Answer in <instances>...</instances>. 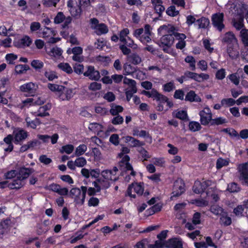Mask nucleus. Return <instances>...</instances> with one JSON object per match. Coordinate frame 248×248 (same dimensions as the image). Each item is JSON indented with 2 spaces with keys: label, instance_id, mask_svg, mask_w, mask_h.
Masks as SVG:
<instances>
[{
  "label": "nucleus",
  "instance_id": "nucleus-28",
  "mask_svg": "<svg viewBox=\"0 0 248 248\" xmlns=\"http://www.w3.org/2000/svg\"><path fill=\"white\" fill-rule=\"evenodd\" d=\"M166 247L167 248H183L182 242L178 239H172L169 241Z\"/></svg>",
  "mask_w": 248,
  "mask_h": 248
},
{
  "label": "nucleus",
  "instance_id": "nucleus-29",
  "mask_svg": "<svg viewBox=\"0 0 248 248\" xmlns=\"http://www.w3.org/2000/svg\"><path fill=\"white\" fill-rule=\"evenodd\" d=\"M136 71V68L128 62L123 65V74L125 76H132Z\"/></svg>",
  "mask_w": 248,
  "mask_h": 248
},
{
  "label": "nucleus",
  "instance_id": "nucleus-45",
  "mask_svg": "<svg viewBox=\"0 0 248 248\" xmlns=\"http://www.w3.org/2000/svg\"><path fill=\"white\" fill-rule=\"evenodd\" d=\"M74 149V147L72 144H67L62 147L60 150L61 153H66L67 154H70L73 152Z\"/></svg>",
  "mask_w": 248,
  "mask_h": 248
},
{
  "label": "nucleus",
  "instance_id": "nucleus-18",
  "mask_svg": "<svg viewBox=\"0 0 248 248\" xmlns=\"http://www.w3.org/2000/svg\"><path fill=\"white\" fill-rule=\"evenodd\" d=\"M83 74L84 76L93 80H98L101 77L99 72L95 70L94 67L92 66H88L87 71Z\"/></svg>",
  "mask_w": 248,
  "mask_h": 248
},
{
  "label": "nucleus",
  "instance_id": "nucleus-20",
  "mask_svg": "<svg viewBox=\"0 0 248 248\" xmlns=\"http://www.w3.org/2000/svg\"><path fill=\"white\" fill-rule=\"evenodd\" d=\"M174 36L176 40L178 41L176 44V48L179 49H183L186 45L185 39H186V35L184 33H180L176 32L174 34Z\"/></svg>",
  "mask_w": 248,
  "mask_h": 248
},
{
  "label": "nucleus",
  "instance_id": "nucleus-38",
  "mask_svg": "<svg viewBox=\"0 0 248 248\" xmlns=\"http://www.w3.org/2000/svg\"><path fill=\"white\" fill-rule=\"evenodd\" d=\"M221 217L220 218V222L222 224L225 226L230 225L232 223L231 218L228 216L227 214L225 212H223L221 215Z\"/></svg>",
  "mask_w": 248,
  "mask_h": 248
},
{
  "label": "nucleus",
  "instance_id": "nucleus-39",
  "mask_svg": "<svg viewBox=\"0 0 248 248\" xmlns=\"http://www.w3.org/2000/svg\"><path fill=\"white\" fill-rule=\"evenodd\" d=\"M221 105L225 107L233 106L235 104H237V100H235L232 98H224L221 101Z\"/></svg>",
  "mask_w": 248,
  "mask_h": 248
},
{
  "label": "nucleus",
  "instance_id": "nucleus-50",
  "mask_svg": "<svg viewBox=\"0 0 248 248\" xmlns=\"http://www.w3.org/2000/svg\"><path fill=\"white\" fill-rule=\"evenodd\" d=\"M47 87L52 92H55L57 95L61 91V89H63V86L51 83L48 84Z\"/></svg>",
  "mask_w": 248,
  "mask_h": 248
},
{
  "label": "nucleus",
  "instance_id": "nucleus-48",
  "mask_svg": "<svg viewBox=\"0 0 248 248\" xmlns=\"http://www.w3.org/2000/svg\"><path fill=\"white\" fill-rule=\"evenodd\" d=\"M26 121L27 122V126L33 129L36 128V127L40 124V121L37 118L31 121L29 118H27L26 119Z\"/></svg>",
  "mask_w": 248,
  "mask_h": 248
},
{
  "label": "nucleus",
  "instance_id": "nucleus-64",
  "mask_svg": "<svg viewBox=\"0 0 248 248\" xmlns=\"http://www.w3.org/2000/svg\"><path fill=\"white\" fill-rule=\"evenodd\" d=\"M102 85L100 83L93 82L89 86V89L92 91H96L101 89Z\"/></svg>",
  "mask_w": 248,
  "mask_h": 248
},
{
  "label": "nucleus",
  "instance_id": "nucleus-32",
  "mask_svg": "<svg viewBox=\"0 0 248 248\" xmlns=\"http://www.w3.org/2000/svg\"><path fill=\"white\" fill-rule=\"evenodd\" d=\"M185 100L190 102H200L201 98L193 91H190L186 95Z\"/></svg>",
  "mask_w": 248,
  "mask_h": 248
},
{
  "label": "nucleus",
  "instance_id": "nucleus-26",
  "mask_svg": "<svg viewBox=\"0 0 248 248\" xmlns=\"http://www.w3.org/2000/svg\"><path fill=\"white\" fill-rule=\"evenodd\" d=\"M154 9L156 12L160 15L164 11L165 7L163 5V2L161 0H151Z\"/></svg>",
  "mask_w": 248,
  "mask_h": 248
},
{
  "label": "nucleus",
  "instance_id": "nucleus-41",
  "mask_svg": "<svg viewBox=\"0 0 248 248\" xmlns=\"http://www.w3.org/2000/svg\"><path fill=\"white\" fill-rule=\"evenodd\" d=\"M62 52L63 51L61 48L58 47H55L51 49L49 54L51 56H53L56 58H59L62 56Z\"/></svg>",
  "mask_w": 248,
  "mask_h": 248
},
{
  "label": "nucleus",
  "instance_id": "nucleus-34",
  "mask_svg": "<svg viewBox=\"0 0 248 248\" xmlns=\"http://www.w3.org/2000/svg\"><path fill=\"white\" fill-rule=\"evenodd\" d=\"M173 116L181 120L188 119L187 112L184 110H177L173 112Z\"/></svg>",
  "mask_w": 248,
  "mask_h": 248
},
{
  "label": "nucleus",
  "instance_id": "nucleus-27",
  "mask_svg": "<svg viewBox=\"0 0 248 248\" xmlns=\"http://www.w3.org/2000/svg\"><path fill=\"white\" fill-rule=\"evenodd\" d=\"M65 20V23L68 24L71 21V18L68 17L65 18V17L62 12H59L55 17L54 18V22L55 24H60Z\"/></svg>",
  "mask_w": 248,
  "mask_h": 248
},
{
  "label": "nucleus",
  "instance_id": "nucleus-30",
  "mask_svg": "<svg viewBox=\"0 0 248 248\" xmlns=\"http://www.w3.org/2000/svg\"><path fill=\"white\" fill-rule=\"evenodd\" d=\"M123 83L128 86V87L126 90H133V92H137L136 82L134 80L124 77Z\"/></svg>",
  "mask_w": 248,
  "mask_h": 248
},
{
  "label": "nucleus",
  "instance_id": "nucleus-2",
  "mask_svg": "<svg viewBox=\"0 0 248 248\" xmlns=\"http://www.w3.org/2000/svg\"><path fill=\"white\" fill-rule=\"evenodd\" d=\"M33 171L34 170L32 169L24 167L20 168L18 170L17 176L12 182H10L9 188L16 189L21 188L25 185V180Z\"/></svg>",
  "mask_w": 248,
  "mask_h": 248
},
{
  "label": "nucleus",
  "instance_id": "nucleus-16",
  "mask_svg": "<svg viewBox=\"0 0 248 248\" xmlns=\"http://www.w3.org/2000/svg\"><path fill=\"white\" fill-rule=\"evenodd\" d=\"M224 15L223 13H216L212 15V21L214 26L221 31L224 28L223 24Z\"/></svg>",
  "mask_w": 248,
  "mask_h": 248
},
{
  "label": "nucleus",
  "instance_id": "nucleus-58",
  "mask_svg": "<svg viewBox=\"0 0 248 248\" xmlns=\"http://www.w3.org/2000/svg\"><path fill=\"white\" fill-rule=\"evenodd\" d=\"M229 161L225 159L219 158L217 161L216 167L217 169H220L224 166H227Z\"/></svg>",
  "mask_w": 248,
  "mask_h": 248
},
{
  "label": "nucleus",
  "instance_id": "nucleus-9",
  "mask_svg": "<svg viewBox=\"0 0 248 248\" xmlns=\"http://www.w3.org/2000/svg\"><path fill=\"white\" fill-rule=\"evenodd\" d=\"M215 184L211 180L196 181L193 187V190L195 193L200 194L203 192L208 187L211 186V188L214 187Z\"/></svg>",
  "mask_w": 248,
  "mask_h": 248
},
{
  "label": "nucleus",
  "instance_id": "nucleus-60",
  "mask_svg": "<svg viewBox=\"0 0 248 248\" xmlns=\"http://www.w3.org/2000/svg\"><path fill=\"white\" fill-rule=\"evenodd\" d=\"M175 89L174 83L173 81H170L163 85V89L166 92H170Z\"/></svg>",
  "mask_w": 248,
  "mask_h": 248
},
{
  "label": "nucleus",
  "instance_id": "nucleus-5",
  "mask_svg": "<svg viewBox=\"0 0 248 248\" xmlns=\"http://www.w3.org/2000/svg\"><path fill=\"white\" fill-rule=\"evenodd\" d=\"M87 187L81 186L80 188L73 187L69 191V197L78 205H82L85 202Z\"/></svg>",
  "mask_w": 248,
  "mask_h": 248
},
{
  "label": "nucleus",
  "instance_id": "nucleus-25",
  "mask_svg": "<svg viewBox=\"0 0 248 248\" xmlns=\"http://www.w3.org/2000/svg\"><path fill=\"white\" fill-rule=\"evenodd\" d=\"M76 0H68L67 1V6L69 8V10L72 16H79L80 14V9H76L74 7Z\"/></svg>",
  "mask_w": 248,
  "mask_h": 248
},
{
  "label": "nucleus",
  "instance_id": "nucleus-1",
  "mask_svg": "<svg viewBox=\"0 0 248 248\" xmlns=\"http://www.w3.org/2000/svg\"><path fill=\"white\" fill-rule=\"evenodd\" d=\"M225 11L233 15L232 24L237 30L244 27V14L246 12V6L238 0H231L225 5Z\"/></svg>",
  "mask_w": 248,
  "mask_h": 248
},
{
  "label": "nucleus",
  "instance_id": "nucleus-36",
  "mask_svg": "<svg viewBox=\"0 0 248 248\" xmlns=\"http://www.w3.org/2000/svg\"><path fill=\"white\" fill-rule=\"evenodd\" d=\"M59 68L67 74H71L73 72V70L69 63L66 62H62L58 64Z\"/></svg>",
  "mask_w": 248,
  "mask_h": 248
},
{
  "label": "nucleus",
  "instance_id": "nucleus-46",
  "mask_svg": "<svg viewBox=\"0 0 248 248\" xmlns=\"http://www.w3.org/2000/svg\"><path fill=\"white\" fill-rule=\"evenodd\" d=\"M185 61L189 63V67L193 71L196 69V61L194 58L191 56H187L186 57Z\"/></svg>",
  "mask_w": 248,
  "mask_h": 248
},
{
  "label": "nucleus",
  "instance_id": "nucleus-62",
  "mask_svg": "<svg viewBox=\"0 0 248 248\" xmlns=\"http://www.w3.org/2000/svg\"><path fill=\"white\" fill-rule=\"evenodd\" d=\"M149 244V241L148 239L145 238L141 241L138 242L136 246V248H146L147 246L148 247Z\"/></svg>",
  "mask_w": 248,
  "mask_h": 248
},
{
  "label": "nucleus",
  "instance_id": "nucleus-63",
  "mask_svg": "<svg viewBox=\"0 0 248 248\" xmlns=\"http://www.w3.org/2000/svg\"><path fill=\"white\" fill-rule=\"evenodd\" d=\"M166 13L170 16H175L178 15L179 11L176 10L174 6H170L167 9Z\"/></svg>",
  "mask_w": 248,
  "mask_h": 248
},
{
  "label": "nucleus",
  "instance_id": "nucleus-7",
  "mask_svg": "<svg viewBox=\"0 0 248 248\" xmlns=\"http://www.w3.org/2000/svg\"><path fill=\"white\" fill-rule=\"evenodd\" d=\"M129 152L130 149L128 147H124L122 148V152L119 155L120 157L122 158L120 165L121 167H124L126 169V170H130V174L132 176H134L135 172L133 170L132 166L129 163L130 158L128 155H125Z\"/></svg>",
  "mask_w": 248,
  "mask_h": 248
},
{
  "label": "nucleus",
  "instance_id": "nucleus-13",
  "mask_svg": "<svg viewBox=\"0 0 248 248\" xmlns=\"http://www.w3.org/2000/svg\"><path fill=\"white\" fill-rule=\"evenodd\" d=\"M75 94V89L63 86V89L59 93L57 96L61 101H69Z\"/></svg>",
  "mask_w": 248,
  "mask_h": 248
},
{
  "label": "nucleus",
  "instance_id": "nucleus-6",
  "mask_svg": "<svg viewBox=\"0 0 248 248\" xmlns=\"http://www.w3.org/2000/svg\"><path fill=\"white\" fill-rule=\"evenodd\" d=\"M118 169L114 167L112 170H106L101 172V177L99 182H100L105 187H109L110 181H116L118 178L116 176Z\"/></svg>",
  "mask_w": 248,
  "mask_h": 248
},
{
  "label": "nucleus",
  "instance_id": "nucleus-8",
  "mask_svg": "<svg viewBox=\"0 0 248 248\" xmlns=\"http://www.w3.org/2000/svg\"><path fill=\"white\" fill-rule=\"evenodd\" d=\"M143 191L144 184L143 183H133L129 186L127 190V195L132 198H135L136 193L138 195H141Z\"/></svg>",
  "mask_w": 248,
  "mask_h": 248
},
{
  "label": "nucleus",
  "instance_id": "nucleus-4",
  "mask_svg": "<svg viewBox=\"0 0 248 248\" xmlns=\"http://www.w3.org/2000/svg\"><path fill=\"white\" fill-rule=\"evenodd\" d=\"M133 35L142 44L149 43L152 41V28L149 25H146L144 28L136 29L133 32Z\"/></svg>",
  "mask_w": 248,
  "mask_h": 248
},
{
  "label": "nucleus",
  "instance_id": "nucleus-49",
  "mask_svg": "<svg viewBox=\"0 0 248 248\" xmlns=\"http://www.w3.org/2000/svg\"><path fill=\"white\" fill-rule=\"evenodd\" d=\"M123 108L119 105L112 104L111 109H110V113L113 115H117L119 112H122Z\"/></svg>",
  "mask_w": 248,
  "mask_h": 248
},
{
  "label": "nucleus",
  "instance_id": "nucleus-10",
  "mask_svg": "<svg viewBox=\"0 0 248 248\" xmlns=\"http://www.w3.org/2000/svg\"><path fill=\"white\" fill-rule=\"evenodd\" d=\"M91 28L97 35L107 33L108 32L107 27L103 23H99L98 20L96 18L90 19Z\"/></svg>",
  "mask_w": 248,
  "mask_h": 248
},
{
  "label": "nucleus",
  "instance_id": "nucleus-24",
  "mask_svg": "<svg viewBox=\"0 0 248 248\" xmlns=\"http://www.w3.org/2000/svg\"><path fill=\"white\" fill-rule=\"evenodd\" d=\"M32 40L28 36H24L16 43V46L18 47L29 46L31 44Z\"/></svg>",
  "mask_w": 248,
  "mask_h": 248
},
{
  "label": "nucleus",
  "instance_id": "nucleus-54",
  "mask_svg": "<svg viewBox=\"0 0 248 248\" xmlns=\"http://www.w3.org/2000/svg\"><path fill=\"white\" fill-rule=\"evenodd\" d=\"M129 33V31L128 29L125 28L122 30L119 33V39L121 42H124V41H125L126 39H127L128 35Z\"/></svg>",
  "mask_w": 248,
  "mask_h": 248
},
{
  "label": "nucleus",
  "instance_id": "nucleus-17",
  "mask_svg": "<svg viewBox=\"0 0 248 248\" xmlns=\"http://www.w3.org/2000/svg\"><path fill=\"white\" fill-rule=\"evenodd\" d=\"M185 186L182 179H177L174 183L172 197H178L185 191Z\"/></svg>",
  "mask_w": 248,
  "mask_h": 248
},
{
  "label": "nucleus",
  "instance_id": "nucleus-56",
  "mask_svg": "<svg viewBox=\"0 0 248 248\" xmlns=\"http://www.w3.org/2000/svg\"><path fill=\"white\" fill-rule=\"evenodd\" d=\"M210 211L215 215H221L224 212L223 209L217 205H212L210 208Z\"/></svg>",
  "mask_w": 248,
  "mask_h": 248
},
{
  "label": "nucleus",
  "instance_id": "nucleus-15",
  "mask_svg": "<svg viewBox=\"0 0 248 248\" xmlns=\"http://www.w3.org/2000/svg\"><path fill=\"white\" fill-rule=\"evenodd\" d=\"M200 122L203 125L208 124L212 120V114L210 109L208 107H205L199 112Z\"/></svg>",
  "mask_w": 248,
  "mask_h": 248
},
{
  "label": "nucleus",
  "instance_id": "nucleus-11",
  "mask_svg": "<svg viewBox=\"0 0 248 248\" xmlns=\"http://www.w3.org/2000/svg\"><path fill=\"white\" fill-rule=\"evenodd\" d=\"M38 88V86L36 83L30 82L21 85L19 89L27 96H32L36 93Z\"/></svg>",
  "mask_w": 248,
  "mask_h": 248
},
{
  "label": "nucleus",
  "instance_id": "nucleus-21",
  "mask_svg": "<svg viewBox=\"0 0 248 248\" xmlns=\"http://www.w3.org/2000/svg\"><path fill=\"white\" fill-rule=\"evenodd\" d=\"M142 93L149 97H154L156 100H161L162 102H165L167 100V97L159 93L155 90H152L151 92L143 91Z\"/></svg>",
  "mask_w": 248,
  "mask_h": 248
},
{
  "label": "nucleus",
  "instance_id": "nucleus-42",
  "mask_svg": "<svg viewBox=\"0 0 248 248\" xmlns=\"http://www.w3.org/2000/svg\"><path fill=\"white\" fill-rule=\"evenodd\" d=\"M196 23L198 24L199 28H205L209 24V20L208 19L202 17L196 21Z\"/></svg>",
  "mask_w": 248,
  "mask_h": 248
},
{
  "label": "nucleus",
  "instance_id": "nucleus-43",
  "mask_svg": "<svg viewBox=\"0 0 248 248\" xmlns=\"http://www.w3.org/2000/svg\"><path fill=\"white\" fill-rule=\"evenodd\" d=\"M189 129L192 132H196L200 130L201 126L200 123L196 121L190 122L188 124Z\"/></svg>",
  "mask_w": 248,
  "mask_h": 248
},
{
  "label": "nucleus",
  "instance_id": "nucleus-61",
  "mask_svg": "<svg viewBox=\"0 0 248 248\" xmlns=\"http://www.w3.org/2000/svg\"><path fill=\"white\" fill-rule=\"evenodd\" d=\"M223 40L224 42L228 43L235 41V38L234 34L231 32L226 33Z\"/></svg>",
  "mask_w": 248,
  "mask_h": 248
},
{
  "label": "nucleus",
  "instance_id": "nucleus-51",
  "mask_svg": "<svg viewBox=\"0 0 248 248\" xmlns=\"http://www.w3.org/2000/svg\"><path fill=\"white\" fill-rule=\"evenodd\" d=\"M228 78L235 85H238L240 83V77L237 73H233L229 75Z\"/></svg>",
  "mask_w": 248,
  "mask_h": 248
},
{
  "label": "nucleus",
  "instance_id": "nucleus-47",
  "mask_svg": "<svg viewBox=\"0 0 248 248\" xmlns=\"http://www.w3.org/2000/svg\"><path fill=\"white\" fill-rule=\"evenodd\" d=\"M42 37L48 38L55 35V31L48 27H45L42 32Z\"/></svg>",
  "mask_w": 248,
  "mask_h": 248
},
{
  "label": "nucleus",
  "instance_id": "nucleus-40",
  "mask_svg": "<svg viewBox=\"0 0 248 248\" xmlns=\"http://www.w3.org/2000/svg\"><path fill=\"white\" fill-rule=\"evenodd\" d=\"M79 7L77 9H80V12L82 10H88L91 7L90 0H78Z\"/></svg>",
  "mask_w": 248,
  "mask_h": 248
},
{
  "label": "nucleus",
  "instance_id": "nucleus-12",
  "mask_svg": "<svg viewBox=\"0 0 248 248\" xmlns=\"http://www.w3.org/2000/svg\"><path fill=\"white\" fill-rule=\"evenodd\" d=\"M184 74L185 77H186V79H192L198 82H202L209 78V75L204 73L198 74L186 71L184 73Z\"/></svg>",
  "mask_w": 248,
  "mask_h": 248
},
{
  "label": "nucleus",
  "instance_id": "nucleus-19",
  "mask_svg": "<svg viewBox=\"0 0 248 248\" xmlns=\"http://www.w3.org/2000/svg\"><path fill=\"white\" fill-rule=\"evenodd\" d=\"M13 136L14 137L15 142L16 143L27 138L28 133L23 129H17L14 131Z\"/></svg>",
  "mask_w": 248,
  "mask_h": 248
},
{
  "label": "nucleus",
  "instance_id": "nucleus-33",
  "mask_svg": "<svg viewBox=\"0 0 248 248\" xmlns=\"http://www.w3.org/2000/svg\"><path fill=\"white\" fill-rule=\"evenodd\" d=\"M89 128L95 133L99 135L100 132L103 131V127L101 124L96 123H93L89 124Z\"/></svg>",
  "mask_w": 248,
  "mask_h": 248
},
{
  "label": "nucleus",
  "instance_id": "nucleus-3",
  "mask_svg": "<svg viewBox=\"0 0 248 248\" xmlns=\"http://www.w3.org/2000/svg\"><path fill=\"white\" fill-rule=\"evenodd\" d=\"M175 28L171 25H163L158 29V33L163 35L161 38V43L168 47L171 46L174 43Z\"/></svg>",
  "mask_w": 248,
  "mask_h": 248
},
{
  "label": "nucleus",
  "instance_id": "nucleus-35",
  "mask_svg": "<svg viewBox=\"0 0 248 248\" xmlns=\"http://www.w3.org/2000/svg\"><path fill=\"white\" fill-rule=\"evenodd\" d=\"M50 108V105L47 104L43 107H40L37 112H35L36 115L39 116H46L48 115L49 114L46 110H48Z\"/></svg>",
  "mask_w": 248,
  "mask_h": 248
},
{
  "label": "nucleus",
  "instance_id": "nucleus-31",
  "mask_svg": "<svg viewBox=\"0 0 248 248\" xmlns=\"http://www.w3.org/2000/svg\"><path fill=\"white\" fill-rule=\"evenodd\" d=\"M10 223V220L8 219L4 220L0 223V238H2L4 234L8 232V227Z\"/></svg>",
  "mask_w": 248,
  "mask_h": 248
},
{
  "label": "nucleus",
  "instance_id": "nucleus-52",
  "mask_svg": "<svg viewBox=\"0 0 248 248\" xmlns=\"http://www.w3.org/2000/svg\"><path fill=\"white\" fill-rule=\"evenodd\" d=\"M240 35L244 44L248 46V31L246 29H242L240 31Z\"/></svg>",
  "mask_w": 248,
  "mask_h": 248
},
{
  "label": "nucleus",
  "instance_id": "nucleus-44",
  "mask_svg": "<svg viewBox=\"0 0 248 248\" xmlns=\"http://www.w3.org/2000/svg\"><path fill=\"white\" fill-rule=\"evenodd\" d=\"M190 203L193 204H195L197 206L204 207L208 205V202L204 199H199L192 200L191 201Z\"/></svg>",
  "mask_w": 248,
  "mask_h": 248
},
{
  "label": "nucleus",
  "instance_id": "nucleus-55",
  "mask_svg": "<svg viewBox=\"0 0 248 248\" xmlns=\"http://www.w3.org/2000/svg\"><path fill=\"white\" fill-rule=\"evenodd\" d=\"M123 43H124V45L132 48L133 49H137L138 47V45L134 43V41L129 37H127V39H126L125 41H124Z\"/></svg>",
  "mask_w": 248,
  "mask_h": 248
},
{
  "label": "nucleus",
  "instance_id": "nucleus-57",
  "mask_svg": "<svg viewBox=\"0 0 248 248\" xmlns=\"http://www.w3.org/2000/svg\"><path fill=\"white\" fill-rule=\"evenodd\" d=\"M222 132H225L229 135L232 137H239V134L237 131L233 128H227L222 130Z\"/></svg>",
  "mask_w": 248,
  "mask_h": 248
},
{
  "label": "nucleus",
  "instance_id": "nucleus-23",
  "mask_svg": "<svg viewBox=\"0 0 248 248\" xmlns=\"http://www.w3.org/2000/svg\"><path fill=\"white\" fill-rule=\"evenodd\" d=\"M13 140V136L9 134L6 137L3 139V141L7 145V147H5L4 143H1V145H3V149L5 152H11L13 150V145L12 143V140Z\"/></svg>",
  "mask_w": 248,
  "mask_h": 248
},
{
  "label": "nucleus",
  "instance_id": "nucleus-59",
  "mask_svg": "<svg viewBox=\"0 0 248 248\" xmlns=\"http://www.w3.org/2000/svg\"><path fill=\"white\" fill-rule=\"evenodd\" d=\"M75 163L77 167L81 168L87 164V161L84 157H79L75 160Z\"/></svg>",
  "mask_w": 248,
  "mask_h": 248
},
{
  "label": "nucleus",
  "instance_id": "nucleus-22",
  "mask_svg": "<svg viewBox=\"0 0 248 248\" xmlns=\"http://www.w3.org/2000/svg\"><path fill=\"white\" fill-rule=\"evenodd\" d=\"M124 142L128 143L131 147H140L144 145L143 142L135 139L131 136H126L123 138Z\"/></svg>",
  "mask_w": 248,
  "mask_h": 248
},
{
  "label": "nucleus",
  "instance_id": "nucleus-37",
  "mask_svg": "<svg viewBox=\"0 0 248 248\" xmlns=\"http://www.w3.org/2000/svg\"><path fill=\"white\" fill-rule=\"evenodd\" d=\"M87 150V147L85 144H80L75 150V155L77 156H79L83 155Z\"/></svg>",
  "mask_w": 248,
  "mask_h": 248
},
{
  "label": "nucleus",
  "instance_id": "nucleus-53",
  "mask_svg": "<svg viewBox=\"0 0 248 248\" xmlns=\"http://www.w3.org/2000/svg\"><path fill=\"white\" fill-rule=\"evenodd\" d=\"M227 51L230 57L232 59H235L239 56V51L236 47L233 48L229 47L227 49Z\"/></svg>",
  "mask_w": 248,
  "mask_h": 248
},
{
  "label": "nucleus",
  "instance_id": "nucleus-14",
  "mask_svg": "<svg viewBox=\"0 0 248 248\" xmlns=\"http://www.w3.org/2000/svg\"><path fill=\"white\" fill-rule=\"evenodd\" d=\"M238 169L240 180L243 184L248 186V163L240 164Z\"/></svg>",
  "mask_w": 248,
  "mask_h": 248
}]
</instances>
